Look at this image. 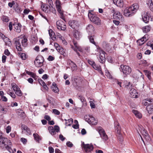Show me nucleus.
Segmentation results:
<instances>
[{
  "label": "nucleus",
  "mask_w": 153,
  "mask_h": 153,
  "mask_svg": "<svg viewBox=\"0 0 153 153\" xmlns=\"http://www.w3.org/2000/svg\"><path fill=\"white\" fill-rule=\"evenodd\" d=\"M107 59L108 62L111 63L113 62V61L112 58L110 56H108Z\"/></svg>",
  "instance_id": "50"
},
{
  "label": "nucleus",
  "mask_w": 153,
  "mask_h": 153,
  "mask_svg": "<svg viewBox=\"0 0 153 153\" xmlns=\"http://www.w3.org/2000/svg\"><path fill=\"white\" fill-rule=\"evenodd\" d=\"M89 11L88 16L90 20L95 24L98 25H100L101 23V21L100 19L93 13Z\"/></svg>",
  "instance_id": "5"
},
{
  "label": "nucleus",
  "mask_w": 153,
  "mask_h": 153,
  "mask_svg": "<svg viewBox=\"0 0 153 153\" xmlns=\"http://www.w3.org/2000/svg\"><path fill=\"white\" fill-rule=\"evenodd\" d=\"M48 130L49 133L52 135L56 134V132H58L59 131V128L57 126H54V127L52 126H49L48 127Z\"/></svg>",
  "instance_id": "10"
},
{
  "label": "nucleus",
  "mask_w": 153,
  "mask_h": 153,
  "mask_svg": "<svg viewBox=\"0 0 153 153\" xmlns=\"http://www.w3.org/2000/svg\"><path fill=\"white\" fill-rule=\"evenodd\" d=\"M12 144L11 140L4 137L0 139V148L1 149H7L10 153L13 152L12 149Z\"/></svg>",
  "instance_id": "2"
},
{
  "label": "nucleus",
  "mask_w": 153,
  "mask_h": 153,
  "mask_svg": "<svg viewBox=\"0 0 153 153\" xmlns=\"http://www.w3.org/2000/svg\"><path fill=\"white\" fill-rule=\"evenodd\" d=\"M125 83V87L127 89H130L132 87V85L130 82H128L127 81H124Z\"/></svg>",
  "instance_id": "33"
},
{
  "label": "nucleus",
  "mask_w": 153,
  "mask_h": 153,
  "mask_svg": "<svg viewBox=\"0 0 153 153\" xmlns=\"http://www.w3.org/2000/svg\"><path fill=\"white\" fill-rule=\"evenodd\" d=\"M71 68L72 69L73 71H75L76 70L77 66L76 64L73 62H71Z\"/></svg>",
  "instance_id": "40"
},
{
  "label": "nucleus",
  "mask_w": 153,
  "mask_h": 153,
  "mask_svg": "<svg viewBox=\"0 0 153 153\" xmlns=\"http://www.w3.org/2000/svg\"><path fill=\"white\" fill-rule=\"evenodd\" d=\"M151 27L150 26H146L143 28V31L144 32L147 33L150 31Z\"/></svg>",
  "instance_id": "31"
},
{
  "label": "nucleus",
  "mask_w": 153,
  "mask_h": 153,
  "mask_svg": "<svg viewBox=\"0 0 153 153\" xmlns=\"http://www.w3.org/2000/svg\"><path fill=\"white\" fill-rule=\"evenodd\" d=\"M150 16V15L149 12L143 13L142 15V16L143 21L145 23H148L149 22Z\"/></svg>",
  "instance_id": "15"
},
{
  "label": "nucleus",
  "mask_w": 153,
  "mask_h": 153,
  "mask_svg": "<svg viewBox=\"0 0 153 153\" xmlns=\"http://www.w3.org/2000/svg\"><path fill=\"white\" fill-rule=\"evenodd\" d=\"M85 120L86 121L91 125H96L97 123V121L91 116H89L88 118H85Z\"/></svg>",
  "instance_id": "14"
},
{
  "label": "nucleus",
  "mask_w": 153,
  "mask_h": 153,
  "mask_svg": "<svg viewBox=\"0 0 153 153\" xmlns=\"http://www.w3.org/2000/svg\"><path fill=\"white\" fill-rule=\"evenodd\" d=\"M148 36L147 34L145 35L141 39L138 40L137 41L138 44L139 45H141L144 44L148 40Z\"/></svg>",
  "instance_id": "18"
},
{
  "label": "nucleus",
  "mask_w": 153,
  "mask_h": 153,
  "mask_svg": "<svg viewBox=\"0 0 153 153\" xmlns=\"http://www.w3.org/2000/svg\"><path fill=\"white\" fill-rule=\"evenodd\" d=\"M58 51L61 54L64 55V53H65V51L64 50V49L62 48H60Z\"/></svg>",
  "instance_id": "51"
},
{
  "label": "nucleus",
  "mask_w": 153,
  "mask_h": 153,
  "mask_svg": "<svg viewBox=\"0 0 153 153\" xmlns=\"http://www.w3.org/2000/svg\"><path fill=\"white\" fill-rule=\"evenodd\" d=\"M88 37L90 42L94 45H95L96 43L94 40V36H89Z\"/></svg>",
  "instance_id": "34"
},
{
  "label": "nucleus",
  "mask_w": 153,
  "mask_h": 153,
  "mask_svg": "<svg viewBox=\"0 0 153 153\" xmlns=\"http://www.w3.org/2000/svg\"><path fill=\"white\" fill-rule=\"evenodd\" d=\"M11 86L14 91L15 92L19 88L18 85L15 83H12Z\"/></svg>",
  "instance_id": "32"
},
{
  "label": "nucleus",
  "mask_w": 153,
  "mask_h": 153,
  "mask_svg": "<svg viewBox=\"0 0 153 153\" xmlns=\"http://www.w3.org/2000/svg\"><path fill=\"white\" fill-rule=\"evenodd\" d=\"M48 149L50 153H53L54 152V150L52 147H49Z\"/></svg>",
  "instance_id": "57"
},
{
  "label": "nucleus",
  "mask_w": 153,
  "mask_h": 153,
  "mask_svg": "<svg viewBox=\"0 0 153 153\" xmlns=\"http://www.w3.org/2000/svg\"><path fill=\"white\" fill-rule=\"evenodd\" d=\"M18 55L23 60H25L26 58V56L25 53L19 52L18 53Z\"/></svg>",
  "instance_id": "36"
},
{
  "label": "nucleus",
  "mask_w": 153,
  "mask_h": 153,
  "mask_svg": "<svg viewBox=\"0 0 153 153\" xmlns=\"http://www.w3.org/2000/svg\"><path fill=\"white\" fill-rule=\"evenodd\" d=\"M82 147L84 151L87 153H89L93 149V146L91 144H85L84 143L82 144Z\"/></svg>",
  "instance_id": "9"
},
{
  "label": "nucleus",
  "mask_w": 153,
  "mask_h": 153,
  "mask_svg": "<svg viewBox=\"0 0 153 153\" xmlns=\"http://www.w3.org/2000/svg\"><path fill=\"white\" fill-rule=\"evenodd\" d=\"M44 118L48 121H50L51 120L50 117L49 116L47 115H45L44 116Z\"/></svg>",
  "instance_id": "64"
},
{
  "label": "nucleus",
  "mask_w": 153,
  "mask_h": 153,
  "mask_svg": "<svg viewBox=\"0 0 153 153\" xmlns=\"http://www.w3.org/2000/svg\"><path fill=\"white\" fill-rule=\"evenodd\" d=\"M153 102V99H149L143 100L142 101V104L145 106L148 105L149 104V103Z\"/></svg>",
  "instance_id": "28"
},
{
  "label": "nucleus",
  "mask_w": 153,
  "mask_h": 153,
  "mask_svg": "<svg viewBox=\"0 0 153 153\" xmlns=\"http://www.w3.org/2000/svg\"><path fill=\"white\" fill-rule=\"evenodd\" d=\"M115 84L119 85L120 87H121V82L118 81L117 80H116L115 81Z\"/></svg>",
  "instance_id": "60"
},
{
  "label": "nucleus",
  "mask_w": 153,
  "mask_h": 153,
  "mask_svg": "<svg viewBox=\"0 0 153 153\" xmlns=\"http://www.w3.org/2000/svg\"><path fill=\"white\" fill-rule=\"evenodd\" d=\"M66 145L68 147H71L73 145V144L69 141L68 142L66 143Z\"/></svg>",
  "instance_id": "55"
},
{
  "label": "nucleus",
  "mask_w": 153,
  "mask_h": 153,
  "mask_svg": "<svg viewBox=\"0 0 153 153\" xmlns=\"http://www.w3.org/2000/svg\"><path fill=\"white\" fill-rule=\"evenodd\" d=\"M69 25L72 28L75 29L77 28L78 27V23L76 21L74 20H70L69 21Z\"/></svg>",
  "instance_id": "20"
},
{
  "label": "nucleus",
  "mask_w": 153,
  "mask_h": 153,
  "mask_svg": "<svg viewBox=\"0 0 153 153\" xmlns=\"http://www.w3.org/2000/svg\"><path fill=\"white\" fill-rule=\"evenodd\" d=\"M53 113L55 114L59 115L60 114V112L56 109H53L52 110Z\"/></svg>",
  "instance_id": "49"
},
{
  "label": "nucleus",
  "mask_w": 153,
  "mask_h": 153,
  "mask_svg": "<svg viewBox=\"0 0 153 153\" xmlns=\"http://www.w3.org/2000/svg\"><path fill=\"white\" fill-rule=\"evenodd\" d=\"M56 6L57 11L60 14L62 17L63 16V11L61 7V3L59 0H56Z\"/></svg>",
  "instance_id": "16"
},
{
  "label": "nucleus",
  "mask_w": 153,
  "mask_h": 153,
  "mask_svg": "<svg viewBox=\"0 0 153 153\" xmlns=\"http://www.w3.org/2000/svg\"><path fill=\"white\" fill-rule=\"evenodd\" d=\"M115 130L117 131V133L118 134H120V132L121 128L118 123L117 124V126H115Z\"/></svg>",
  "instance_id": "42"
},
{
  "label": "nucleus",
  "mask_w": 153,
  "mask_h": 153,
  "mask_svg": "<svg viewBox=\"0 0 153 153\" xmlns=\"http://www.w3.org/2000/svg\"><path fill=\"white\" fill-rule=\"evenodd\" d=\"M51 88L52 91L55 93H57L59 91V90L56 86V84L55 82H53Z\"/></svg>",
  "instance_id": "25"
},
{
  "label": "nucleus",
  "mask_w": 153,
  "mask_h": 153,
  "mask_svg": "<svg viewBox=\"0 0 153 153\" xmlns=\"http://www.w3.org/2000/svg\"><path fill=\"white\" fill-rule=\"evenodd\" d=\"M41 8L42 10L45 13H48V7L45 4L42 3Z\"/></svg>",
  "instance_id": "29"
},
{
  "label": "nucleus",
  "mask_w": 153,
  "mask_h": 153,
  "mask_svg": "<svg viewBox=\"0 0 153 153\" xmlns=\"http://www.w3.org/2000/svg\"><path fill=\"white\" fill-rule=\"evenodd\" d=\"M48 33L50 36L51 39H53L54 35V33L51 29H50L48 30Z\"/></svg>",
  "instance_id": "43"
},
{
  "label": "nucleus",
  "mask_w": 153,
  "mask_h": 153,
  "mask_svg": "<svg viewBox=\"0 0 153 153\" xmlns=\"http://www.w3.org/2000/svg\"><path fill=\"white\" fill-rule=\"evenodd\" d=\"M146 75L147 76L149 79H150L151 78V73L150 71L148 70H144V71Z\"/></svg>",
  "instance_id": "37"
},
{
  "label": "nucleus",
  "mask_w": 153,
  "mask_h": 153,
  "mask_svg": "<svg viewBox=\"0 0 153 153\" xmlns=\"http://www.w3.org/2000/svg\"><path fill=\"white\" fill-rule=\"evenodd\" d=\"M44 59L42 56H37L34 61V64L37 67H41L43 65Z\"/></svg>",
  "instance_id": "6"
},
{
  "label": "nucleus",
  "mask_w": 153,
  "mask_h": 153,
  "mask_svg": "<svg viewBox=\"0 0 153 153\" xmlns=\"http://www.w3.org/2000/svg\"><path fill=\"white\" fill-rule=\"evenodd\" d=\"M146 109L149 114H152L153 113V105H149L146 107Z\"/></svg>",
  "instance_id": "30"
},
{
  "label": "nucleus",
  "mask_w": 153,
  "mask_h": 153,
  "mask_svg": "<svg viewBox=\"0 0 153 153\" xmlns=\"http://www.w3.org/2000/svg\"><path fill=\"white\" fill-rule=\"evenodd\" d=\"M147 4L148 5H153V0H147Z\"/></svg>",
  "instance_id": "53"
},
{
  "label": "nucleus",
  "mask_w": 153,
  "mask_h": 153,
  "mask_svg": "<svg viewBox=\"0 0 153 153\" xmlns=\"http://www.w3.org/2000/svg\"><path fill=\"white\" fill-rule=\"evenodd\" d=\"M120 67L122 69L123 74L125 75H127L130 74L131 71V68L128 65H121Z\"/></svg>",
  "instance_id": "11"
},
{
  "label": "nucleus",
  "mask_w": 153,
  "mask_h": 153,
  "mask_svg": "<svg viewBox=\"0 0 153 153\" xmlns=\"http://www.w3.org/2000/svg\"><path fill=\"white\" fill-rule=\"evenodd\" d=\"M88 63L93 67L95 69L99 71L101 74H103V73L102 71L101 67L97 65H96L94 62L92 60L88 59Z\"/></svg>",
  "instance_id": "8"
},
{
  "label": "nucleus",
  "mask_w": 153,
  "mask_h": 153,
  "mask_svg": "<svg viewBox=\"0 0 153 153\" xmlns=\"http://www.w3.org/2000/svg\"><path fill=\"white\" fill-rule=\"evenodd\" d=\"M9 94L13 98H15L16 95L13 92H10Z\"/></svg>",
  "instance_id": "61"
},
{
  "label": "nucleus",
  "mask_w": 153,
  "mask_h": 153,
  "mask_svg": "<svg viewBox=\"0 0 153 153\" xmlns=\"http://www.w3.org/2000/svg\"><path fill=\"white\" fill-rule=\"evenodd\" d=\"M14 41L16 48L19 51H21L22 50L21 43L23 47H26L27 45V39L24 35H22L19 38L15 39Z\"/></svg>",
  "instance_id": "1"
},
{
  "label": "nucleus",
  "mask_w": 153,
  "mask_h": 153,
  "mask_svg": "<svg viewBox=\"0 0 153 153\" xmlns=\"http://www.w3.org/2000/svg\"><path fill=\"white\" fill-rule=\"evenodd\" d=\"M48 2L49 6H53V4L52 0H48Z\"/></svg>",
  "instance_id": "56"
},
{
  "label": "nucleus",
  "mask_w": 153,
  "mask_h": 153,
  "mask_svg": "<svg viewBox=\"0 0 153 153\" xmlns=\"http://www.w3.org/2000/svg\"><path fill=\"white\" fill-rule=\"evenodd\" d=\"M97 130L101 137L104 141H106L108 139V136L105 133L104 130L101 127H98Z\"/></svg>",
  "instance_id": "7"
},
{
  "label": "nucleus",
  "mask_w": 153,
  "mask_h": 153,
  "mask_svg": "<svg viewBox=\"0 0 153 153\" xmlns=\"http://www.w3.org/2000/svg\"><path fill=\"white\" fill-rule=\"evenodd\" d=\"M54 46L57 51L60 49V48H62L57 43H54Z\"/></svg>",
  "instance_id": "45"
},
{
  "label": "nucleus",
  "mask_w": 153,
  "mask_h": 153,
  "mask_svg": "<svg viewBox=\"0 0 153 153\" xmlns=\"http://www.w3.org/2000/svg\"><path fill=\"white\" fill-rule=\"evenodd\" d=\"M132 112L134 113L137 117L139 119H140L142 118V114L138 111L135 110H133L132 111Z\"/></svg>",
  "instance_id": "26"
},
{
  "label": "nucleus",
  "mask_w": 153,
  "mask_h": 153,
  "mask_svg": "<svg viewBox=\"0 0 153 153\" xmlns=\"http://www.w3.org/2000/svg\"><path fill=\"white\" fill-rule=\"evenodd\" d=\"M74 36L76 39H79L80 37L79 32L76 30H75L73 32Z\"/></svg>",
  "instance_id": "27"
},
{
  "label": "nucleus",
  "mask_w": 153,
  "mask_h": 153,
  "mask_svg": "<svg viewBox=\"0 0 153 153\" xmlns=\"http://www.w3.org/2000/svg\"><path fill=\"white\" fill-rule=\"evenodd\" d=\"M20 140L24 144H25L27 142V140L26 139L23 138H22Z\"/></svg>",
  "instance_id": "62"
},
{
  "label": "nucleus",
  "mask_w": 153,
  "mask_h": 153,
  "mask_svg": "<svg viewBox=\"0 0 153 153\" xmlns=\"http://www.w3.org/2000/svg\"><path fill=\"white\" fill-rule=\"evenodd\" d=\"M16 94L19 96H21L22 95V93L20 90V88L15 91Z\"/></svg>",
  "instance_id": "44"
},
{
  "label": "nucleus",
  "mask_w": 153,
  "mask_h": 153,
  "mask_svg": "<svg viewBox=\"0 0 153 153\" xmlns=\"http://www.w3.org/2000/svg\"><path fill=\"white\" fill-rule=\"evenodd\" d=\"M100 57L99 59V61L102 63H104L105 61V53L102 49L99 50Z\"/></svg>",
  "instance_id": "12"
},
{
  "label": "nucleus",
  "mask_w": 153,
  "mask_h": 153,
  "mask_svg": "<svg viewBox=\"0 0 153 153\" xmlns=\"http://www.w3.org/2000/svg\"><path fill=\"white\" fill-rule=\"evenodd\" d=\"M73 43L74 45L72 44H71V48L74 51H76L77 49H78L79 51L85 53L86 52H89V47H85L82 49L78 45L77 43L75 42V41H73Z\"/></svg>",
  "instance_id": "4"
},
{
  "label": "nucleus",
  "mask_w": 153,
  "mask_h": 153,
  "mask_svg": "<svg viewBox=\"0 0 153 153\" xmlns=\"http://www.w3.org/2000/svg\"><path fill=\"white\" fill-rule=\"evenodd\" d=\"M65 120L66 121H68V122L69 123L68 124L67 122H66L65 124L66 126H70L71 125V124L73 123V119L72 118H70L68 120H66V119H65Z\"/></svg>",
  "instance_id": "38"
},
{
  "label": "nucleus",
  "mask_w": 153,
  "mask_h": 153,
  "mask_svg": "<svg viewBox=\"0 0 153 153\" xmlns=\"http://www.w3.org/2000/svg\"><path fill=\"white\" fill-rule=\"evenodd\" d=\"M54 58L51 56H49L48 58V60L49 61H51L54 60Z\"/></svg>",
  "instance_id": "59"
},
{
  "label": "nucleus",
  "mask_w": 153,
  "mask_h": 153,
  "mask_svg": "<svg viewBox=\"0 0 153 153\" xmlns=\"http://www.w3.org/2000/svg\"><path fill=\"white\" fill-rule=\"evenodd\" d=\"M78 98L82 102H85V98L81 95H79Z\"/></svg>",
  "instance_id": "46"
},
{
  "label": "nucleus",
  "mask_w": 153,
  "mask_h": 153,
  "mask_svg": "<svg viewBox=\"0 0 153 153\" xmlns=\"http://www.w3.org/2000/svg\"><path fill=\"white\" fill-rule=\"evenodd\" d=\"M21 127L22 130V132L25 133L27 135H30L31 134L30 129L26 125H22Z\"/></svg>",
  "instance_id": "17"
},
{
  "label": "nucleus",
  "mask_w": 153,
  "mask_h": 153,
  "mask_svg": "<svg viewBox=\"0 0 153 153\" xmlns=\"http://www.w3.org/2000/svg\"><path fill=\"white\" fill-rule=\"evenodd\" d=\"M86 30L89 34H91L94 33V29L92 25H89L87 27Z\"/></svg>",
  "instance_id": "21"
},
{
  "label": "nucleus",
  "mask_w": 153,
  "mask_h": 153,
  "mask_svg": "<svg viewBox=\"0 0 153 153\" xmlns=\"http://www.w3.org/2000/svg\"><path fill=\"white\" fill-rule=\"evenodd\" d=\"M130 97L132 98H137V91L134 88H132L130 90Z\"/></svg>",
  "instance_id": "22"
},
{
  "label": "nucleus",
  "mask_w": 153,
  "mask_h": 153,
  "mask_svg": "<svg viewBox=\"0 0 153 153\" xmlns=\"http://www.w3.org/2000/svg\"><path fill=\"white\" fill-rule=\"evenodd\" d=\"M57 28L59 30H64L66 28V26L64 22L62 20H59L56 22Z\"/></svg>",
  "instance_id": "13"
},
{
  "label": "nucleus",
  "mask_w": 153,
  "mask_h": 153,
  "mask_svg": "<svg viewBox=\"0 0 153 153\" xmlns=\"http://www.w3.org/2000/svg\"><path fill=\"white\" fill-rule=\"evenodd\" d=\"M52 12L53 13L55 14L56 13V11L55 8L53 7V6H49V10L48 12Z\"/></svg>",
  "instance_id": "35"
},
{
  "label": "nucleus",
  "mask_w": 153,
  "mask_h": 153,
  "mask_svg": "<svg viewBox=\"0 0 153 153\" xmlns=\"http://www.w3.org/2000/svg\"><path fill=\"white\" fill-rule=\"evenodd\" d=\"M13 25L15 28V30L18 33H20L21 31V25L20 24L15 23Z\"/></svg>",
  "instance_id": "24"
},
{
  "label": "nucleus",
  "mask_w": 153,
  "mask_h": 153,
  "mask_svg": "<svg viewBox=\"0 0 153 153\" xmlns=\"http://www.w3.org/2000/svg\"><path fill=\"white\" fill-rule=\"evenodd\" d=\"M5 45L9 47H10L12 45L11 42L10 40L8 41L5 44Z\"/></svg>",
  "instance_id": "58"
},
{
  "label": "nucleus",
  "mask_w": 153,
  "mask_h": 153,
  "mask_svg": "<svg viewBox=\"0 0 153 153\" xmlns=\"http://www.w3.org/2000/svg\"><path fill=\"white\" fill-rule=\"evenodd\" d=\"M33 136L34 139L36 141H39L40 140V137L39 135L37 134H33Z\"/></svg>",
  "instance_id": "39"
},
{
  "label": "nucleus",
  "mask_w": 153,
  "mask_h": 153,
  "mask_svg": "<svg viewBox=\"0 0 153 153\" xmlns=\"http://www.w3.org/2000/svg\"><path fill=\"white\" fill-rule=\"evenodd\" d=\"M144 134L145 136H143L145 138L147 141H149L150 140V137L149 134L148 133H145Z\"/></svg>",
  "instance_id": "48"
},
{
  "label": "nucleus",
  "mask_w": 153,
  "mask_h": 153,
  "mask_svg": "<svg viewBox=\"0 0 153 153\" xmlns=\"http://www.w3.org/2000/svg\"><path fill=\"white\" fill-rule=\"evenodd\" d=\"M26 73L28 75L34 78L36 76V75L34 73L30 71H26Z\"/></svg>",
  "instance_id": "41"
},
{
  "label": "nucleus",
  "mask_w": 153,
  "mask_h": 153,
  "mask_svg": "<svg viewBox=\"0 0 153 153\" xmlns=\"http://www.w3.org/2000/svg\"><path fill=\"white\" fill-rule=\"evenodd\" d=\"M105 75L109 79H111L112 76L108 70L105 71Z\"/></svg>",
  "instance_id": "47"
},
{
  "label": "nucleus",
  "mask_w": 153,
  "mask_h": 153,
  "mask_svg": "<svg viewBox=\"0 0 153 153\" xmlns=\"http://www.w3.org/2000/svg\"><path fill=\"white\" fill-rule=\"evenodd\" d=\"M11 127L8 126L6 128V132L7 133H9L11 131Z\"/></svg>",
  "instance_id": "63"
},
{
  "label": "nucleus",
  "mask_w": 153,
  "mask_h": 153,
  "mask_svg": "<svg viewBox=\"0 0 153 153\" xmlns=\"http://www.w3.org/2000/svg\"><path fill=\"white\" fill-rule=\"evenodd\" d=\"M2 19H3V21H4L5 22H8L9 20L8 18L6 16H4L3 18Z\"/></svg>",
  "instance_id": "54"
},
{
  "label": "nucleus",
  "mask_w": 153,
  "mask_h": 153,
  "mask_svg": "<svg viewBox=\"0 0 153 153\" xmlns=\"http://www.w3.org/2000/svg\"><path fill=\"white\" fill-rule=\"evenodd\" d=\"M38 81L40 84L42 86L45 85V83L41 79H38Z\"/></svg>",
  "instance_id": "52"
},
{
  "label": "nucleus",
  "mask_w": 153,
  "mask_h": 153,
  "mask_svg": "<svg viewBox=\"0 0 153 153\" xmlns=\"http://www.w3.org/2000/svg\"><path fill=\"white\" fill-rule=\"evenodd\" d=\"M114 3L118 7H122L123 6V0H113Z\"/></svg>",
  "instance_id": "23"
},
{
  "label": "nucleus",
  "mask_w": 153,
  "mask_h": 153,
  "mask_svg": "<svg viewBox=\"0 0 153 153\" xmlns=\"http://www.w3.org/2000/svg\"><path fill=\"white\" fill-rule=\"evenodd\" d=\"M139 7L137 4H134L126 8L124 11V14L128 17L133 16L136 12Z\"/></svg>",
  "instance_id": "3"
},
{
  "label": "nucleus",
  "mask_w": 153,
  "mask_h": 153,
  "mask_svg": "<svg viewBox=\"0 0 153 153\" xmlns=\"http://www.w3.org/2000/svg\"><path fill=\"white\" fill-rule=\"evenodd\" d=\"M114 19L122 20H123V16L119 11H117L113 14Z\"/></svg>",
  "instance_id": "19"
}]
</instances>
